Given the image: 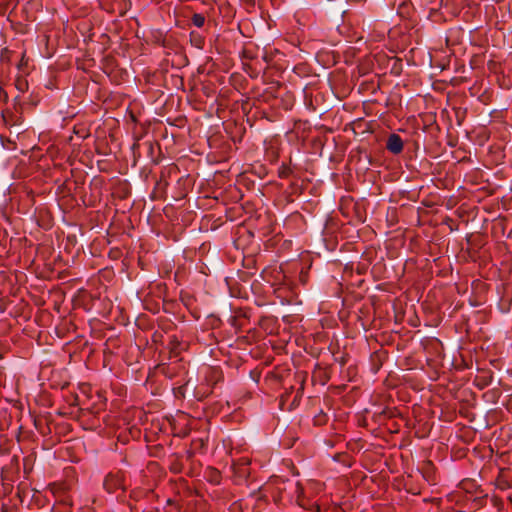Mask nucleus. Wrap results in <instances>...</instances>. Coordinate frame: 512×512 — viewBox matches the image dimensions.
I'll use <instances>...</instances> for the list:
<instances>
[{
  "mask_svg": "<svg viewBox=\"0 0 512 512\" xmlns=\"http://www.w3.org/2000/svg\"><path fill=\"white\" fill-rule=\"evenodd\" d=\"M387 149L393 154H399L403 150V141L397 134H391L386 143Z\"/></svg>",
  "mask_w": 512,
  "mask_h": 512,
  "instance_id": "1",
  "label": "nucleus"
},
{
  "mask_svg": "<svg viewBox=\"0 0 512 512\" xmlns=\"http://www.w3.org/2000/svg\"><path fill=\"white\" fill-rule=\"evenodd\" d=\"M192 23H193L196 27L200 28V27H202V26L204 25V23H205V17H204L202 14L196 13V14H194V15H193V17H192Z\"/></svg>",
  "mask_w": 512,
  "mask_h": 512,
  "instance_id": "2",
  "label": "nucleus"
},
{
  "mask_svg": "<svg viewBox=\"0 0 512 512\" xmlns=\"http://www.w3.org/2000/svg\"><path fill=\"white\" fill-rule=\"evenodd\" d=\"M190 36H191V41H192V43H193L196 47L200 48V47H201V44H202V38H201L198 34H196V33H194V32H191Z\"/></svg>",
  "mask_w": 512,
  "mask_h": 512,
  "instance_id": "3",
  "label": "nucleus"
}]
</instances>
